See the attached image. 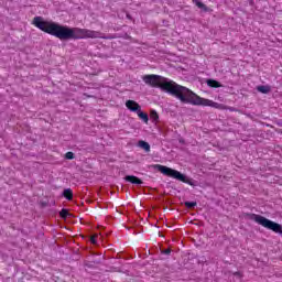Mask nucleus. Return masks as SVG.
Masks as SVG:
<instances>
[{"instance_id":"9b49d317","label":"nucleus","mask_w":282,"mask_h":282,"mask_svg":"<svg viewBox=\"0 0 282 282\" xmlns=\"http://www.w3.org/2000/svg\"><path fill=\"white\" fill-rule=\"evenodd\" d=\"M192 1L197 6V8H199L200 10H204V12H208V7H206V4H204L203 2H199V0H192Z\"/></svg>"},{"instance_id":"1a4fd4ad","label":"nucleus","mask_w":282,"mask_h":282,"mask_svg":"<svg viewBox=\"0 0 282 282\" xmlns=\"http://www.w3.org/2000/svg\"><path fill=\"white\" fill-rule=\"evenodd\" d=\"M138 147H140V149H144L145 153L151 152V144L147 141H139Z\"/></svg>"},{"instance_id":"423d86ee","label":"nucleus","mask_w":282,"mask_h":282,"mask_svg":"<svg viewBox=\"0 0 282 282\" xmlns=\"http://www.w3.org/2000/svg\"><path fill=\"white\" fill-rule=\"evenodd\" d=\"M126 182H130V184H135L137 186H141V184H144V182H142V180L138 178V176H133V175H127L124 177Z\"/></svg>"},{"instance_id":"20e7f679","label":"nucleus","mask_w":282,"mask_h":282,"mask_svg":"<svg viewBox=\"0 0 282 282\" xmlns=\"http://www.w3.org/2000/svg\"><path fill=\"white\" fill-rule=\"evenodd\" d=\"M249 219H252L256 221V224H259L263 228H267L268 230H272L273 232H278L279 235H282V226L279 223H274L261 215L257 214H248Z\"/></svg>"},{"instance_id":"f03ea898","label":"nucleus","mask_w":282,"mask_h":282,"mask_svg":"<svg viewBox=\"0 0 282 282\" xmlns=\"http://www.w3.org/2000/svg\"><path fill=\"white\" fill-rule=\"evenodd\" d=\"M33 25H35V28H37L42 32L59 39V41H78L80 39H111V36H106L100 31H91L89 29L80 28H69L66 25H61L53 21H45L43 20V17H35L33 19Z\"/></svg>"},{"instance_id":"f3484780","label":"nucleus","mask_w":282,"mask_h":282,"mask_svg":"<svg viewBox=\"0 0 282 282\" xmlns=\"http://www.w3.org/2000/svg\"><path fill=\"white\" fill-rule=\"evenodd\" d=\"M162 254H167V256L171 254V249H165V250H163V251H162Z\"/></svg>"},{"instance_id":"4468645a","label":"nucleus","mask_w":282,"mask_h":282,"mask_svg":"<svg viewBox=\"0 0 282 282\" xmlns=\"http://www.w3.org/2000/svg\"><path fill=\"white\" fill-rule=\"evenodd\" d=\"M186 208H195L197 206V202H185Z\"/></svg>"},{"instance_id":"0eeeda50","label":"nucleus","mask_w":282,"mask_h":282,"mask_svg":"<svg viewBox=\"0 0 282 282\" xmlns=\"http://www.w3.org/2000/svg\"><path fill=\"white\" fill-rule=\"evenodd\" d=\"M206 84L208 87H212L214 89H219V87H223L221 83L215 80V79H207Z\"/></svg>"},{"instance_id":"39448f33","label":"nucleus","mask_w":282,"mask_h":282,"mask_svg":"<svg viewBox=\"0 0 282 282\" xmlns=\"http://www.w3.org/2000/svg\"><path fill=\"white\" fill-rule=\"evenodd\" d=\"M126 107H127V109H129L130 111H133L135 113H138L139 110L142 109V107H140L139 104L133 100L126 101Z\"/></svg>"},{"instance_id":"aec40b11","label":"nucleus","mask_w":282,"mask_h":282,"mask_svg":"<svg viewBox=\"0 0 282 282\" xmlns=\"http://www.w3.org/2000/svg\"><path fill=\"white\" fill-rule=\"evenodd\" d=\"M128 19H131V17L129 14H127Z\"/></svg>"},{"instance_id":"dca6fc26","label":"nucleus","mask_w":282,"mask_h":282,"mask_svg":"<svg viewBox=\"0 0 282 282\" xmlns=\"http://www.w3.org/2000/svg\"><path fill=\"white\" fill-rule=\"evenodd\" d=\"M74 158H75L74 152H67V153L65 154V159H66V160H74Z\"/></svg>"},{"instance_id":"f8f14e48","label":"nucleus","mask_w":282,"mask_h":282,"mask_svg":"<svg viewBox=\"0 0 282 282\" xmlns=\"http://www.w3.org/2000/svg\"><path fill=\"white\" fill-rule=\"evenodd\" d=\"M64 197H66L68 200H72L74 197V193L72 192V188H66L63 192Z\"/></svg>"},{"instance_id":"6e6552de","label":"nucleus","mask_w":282,"mask_h":282,"mask_svg":"<svg viewBox=\"0 0 282 282\" xmlns=\"http://www.w3.org/2000/svg\"><path fill=\"white\" fill-rule=\"evenodd\" d=\"M257 91H259L260 94H270V91H272V88L268 85H260L257 86Z\"/></svg>"},{"instance_id":"9d476101","label":"nucleus","mask_w":282,"mask_h":282,"mask_svg":"<svg viewBox=\"0 0 282 282\" xmlns=\"http://www.w3.org/2000/svg\"><path fill=\"white\" fill-rule=\"evenodd\" d=\"M137 113L139 118L145 122V124L149 122V115H147V112H142V109H140Z\"/></svg>"},{"instance_id":"ddd939ff","label":"nucleus","mask_w":282,"mask_h":282,"mask_svg":"<svg viewBox=\"0 0 282 282\" xmlns=\"http://www.w3.org/2000/svg\"><path fill=\"white\" fill-rule=\"evenodd\" d=\"M59 215L63 219H67V217H69V212L67 209H62Z\"/></svg>"},{"instance_id":"a211bd4d","label":"nucleus","mask_w":282,"mask_h":282,"mask_svg":"<svg viewBox=\"0 0 282 282\" xmlns=\"http://www.w3.org/2000/svg\"><path fill=\"white\" fill-rule=\"evenodd\" d=\"M97 237H98V236H93V237L90 238L91 243H96Z\"/></svg>"},{"instance_id":"6ab92c4d","label":"nucleus","mask_w":282,"mask_h":282,"mask_svg":"<svg viewBox=\"0 0 282 282\" xmlns=\"http://www.w3.org/2000/svg\"><path fill=\"white\" fill-rule=\"evenodd\" d=\"M234 276L237 278V279H241V273L236 272V273H234Z\"/></svg>"},{"instance_id":"2eb2a0df","label":"nucleus","mask_w":282,"mask_h":282,"mask_svg":"<svg viewBox=\"0 0 282 282\" xmlns=\"http://www.w3.org/2000/svg\"><path fill=\"white\" fill-rule=\"evenodd\" d=\"M150 117L152 120H158L160 118V116H158V111L155 110L151 111Z\"/></svg>"},{"instance_id":"f257e3e1","label":"nucleus","mask_w":282,"mask_h":282,"mask_svg":"<svg viewBox=\"0 0 282 282\" xmlns=\"http://www.w3.org/2000/svg\"><path fill=\"white\" fill-rule=\"evenodd\" d=\"M142 80L150 87L162 89V91H166V94H170V96H174V98H177V100L182 101L184 105H193L194 107H213V109L220 110L226 109L224 104L202 98L187 87L178 85L177 83L163 76L153 74L144 75Z\"/></svg>"},{"instance_id":"7ed1b4c3","label":"nucleus","mask_w":282,"mask_h":282,"mask_svg":"<svg viewBox=\"0 0 282 282\" xmlns=\"http://www.w3.org/2000/svg\"><path fill=\"white\" fill-rule=\"evenodd\" d=\"M155 169H158L160 173H162L163 175H166L167 177H173L178 182H183L184 184H188L189 186H195V181H193V178H188V176L182 174L177 170H173L171 167H167L161 164L155 165Z\"/></svg>"}]
</instances>
